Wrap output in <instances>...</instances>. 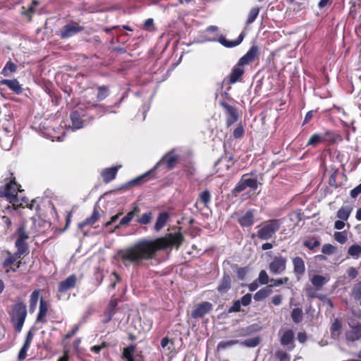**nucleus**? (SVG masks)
I'll use <instances>...</instances> for the list:
<instances>
[{
    "instance_id": "f257e3e1",
    "label": "nucleus",
    "mask_w": 361,
    "mask_h": 361,
    "mask_svg": "<svg viewBox=\"0 0 361 361\" xmlns=\"http://www.w3.org/2000/svg\"><path fill=\"white\" fill-rule=\"evenodd\" d=\"M183 240L180 233L169 234L155 240H141L130 247L118 252V255L123 264H139L142 260L150 259L154 257L155 253L161 250H165L171 246H180Z\"/></svg>"
},
{
    "instance_id": "f03ea898",
    "label": "nucleus",
    "mask_w": 361,
    "mask_h": 361,
    "mask_svg": "<svg viewBox=\"0 0 361 361\" xmlns=\"http://www.w3.org/2000/svg\"><path fill=\"white\" fill-rule=\"evenodd\" d=\"M178 161V156L173 153V152H170L166 154L162 159L156 164V165L149 171L143 173L142 175L137 177L136 178L132 180L129 182L130 185H137L145 183L149 179L150 176L152 175L154 171L159 169L161 166L165 165L168 169H172L176 166Z\"/></svg>"
},
{
    "instance_id": "7ed1b4c3",
    "label": "nucleus",
    "mask_w": 361,
    "mask_h": 361,
    "mask_svg": "<svg viewBox=\"0 0 361 361\" xmlns=\"http://www.w3.org/2000/svg\"><path fill=\"white\" fill-rule=\"evenodd\" d=\"M282 221L281 219H270L264 221L257 231V237L264 240L271 238L279 230Z\"/></svg>"
},
{
    "instance_id": "20e7f679",
    "label": "nucleus",
    "mask_w": 361,
    "mask_h": 361,
    "mask_svg": "<svg viewBox=\"0 0 361 361\" xmlns=\"http://www.w3.org/2000/svg\"><path fill=\"white\" fill-rule=\"evenodd\" d=\"M27 316L26 305L23 302H18L12 307L11 322L15 330L20 332Z\"/></svg>"
},
{
    "instance_id": "39448f33",
    "label": "nucleus",
    "mask_w": 361,
    "mask_h": 361,
    "mask_svg": "<svg viewBox=\"0 0 361 361\" xmlns=\"http://www.w3.org/2000/svg\"><path fill=\"white\" fill-rule=\"evenodd\" d=\"M20 186L15 181V178L11 180L4 187H0V197H6L13 205H18V192H20Z\"/></svg>"
},
{
    "instance_id": "423d86ee",
    "label": "nucleus",
    "mask_w": 361,
    "mask_h": 361,
    "mask_svg": "<svg viewBox=\"0 0 361 361\" xmlns=\"http://www.w3.org/2000/svg\"><path fill=\"white\" fill-rule=\"evenodd\" d=\"M16 235L17 239L16 240V247L18 249V254L22 255L27 250V245L26 240L29 238V235L26 231L25 224H22L16 231Z\"/></svg>"
},
{
    "instance_id": "0eeeda50",
    "label": "nucleus",
    "mask_w": 361,
    "mask_h": 361,
    "mask_svg": "<svg viewBox=\"0 0 361 361\" xmlns=\"http://www.w3.org/2000/svg\"><path fill=\"white\" fill-rule=\"evenodd\" d=\"M83 30V27L78 23L71 21L66 24L60 30V37L61 39H67L75 36Z\"/></svg>"
},
{
    "instance_id": "6e6552de",
    "label": "nucleus",
    "mask_w": 361,
    "mask_h": 361,
    "mask_svg": "<svg viewBox=\"0 0 361 361\" xmlns=\"http://www.w3.org/2000/svg\"><path fill=\"white\" fill-rule=\"evenodd\" d=\"M287 259L282 256H276L269 263V271L274 274H281L286 269Z\"/></svg>"
},
{
    "instance_id": "1a4fd4ad",
    "label": "nucleus",
    "mask_w": 361,
    "mask_h": 361,
    "mask_svg": "<svg viewBox=\"0 0 361 361\" xmlns=\"http://www.w3.org/2000/svg\"><path fill=\"white\" fill-rule=\"evenodd\" d=\"M245 34L244 32H242L237 39L233 41H228L226 39V37L223 35H220L218 39L216 37L209 38L206 41L208 42H219L221 44L224 46L225 47L232 48L239 45L243 40Z\"/></svg>"
},
{
    "instance_id": "9d476101",
    "label": "nucleus",
    "mask_w": 361,
    "mask_h": 361,
    "mask_svg": "<svg viewBox=\"0 0 361 361\" xmlns=\"http://www.w3.org/2000/svg\"><path fill=\"white\" fill-rule=\"evenodd\" d=\"M350 329L345 333V338L348 342H353L361 338V324H355L353 322H348Z\"/></svg>"
},
{
    "instance_id": "9b49d317",
    "label": "nucleus",
    "mask_w": 361,
    "mask_h": 361,
    "mask_svg": "<svg viewBox=\"0 0 361 361\" xmlns=\"http://www.w3.org/2000/svg\"><path fill=\"white\" fill-rule=\"evenodd\" d=\"M258 51L259 49L257 46L252 45L247 51V52L241 58H240L236 64L241 67H243V66L247 65L250 63L254 61L257 55L258 54Z\"/></svg>"
},
{
    "instance_id": "f8f14e48",
    "label": "nucleus",
    "mask_w": 361,
    "mask_h": 361,
    "mask_svg": "<svg viewBox=\"0 0 361 361\" xmlns=\"http://www.w3.org/2000/svg\"><path fill=\"white\" fill-rule=\"evenodd\" d=\"M212 309V305L209 302L199 304L191 312L192 317L199 319L208 314Z\"/></svg>"
},
{
    "instance_id": "ddd939ff",
    "label": "nucleus",
    "mask_w": 361,
    "mask_h": 361,
    "mask_svg": "<svg viewBox=\"0 0 361 361\" xmlns=\"http://www.w3.org/2000/svg\"><path fill=\"white\" fill-rule=\"evenodd\" d=\"M85 114L82 109H75L71 112V120L72 126H70L73 130H78L83 127V120L82 117Z\"/></svg>"
},
{
    "instance_id": "4468645a",
    "label": "nucleus",
    "mask_w": 361,
    "mask_h": 361,
    "mask_svg": "<svg viewBox=\"0 0 361 361\" xmlns=\"http://www.w3.org/2000/svg\"><path fill=\"white\" fill-rule=\"evenodd\" d=\"M123 357L126 361H143L142 356L138 353H135V345H130L123 349Z\"/></svg>"
},
{
    "instance_id": "2eb2a0df",
    "label": "nucleus",
    "mask_w": 361,
    "mask_h": 361,
    "mask_svg": "<svg viewBox=\"0 0 361 361\" xmlns=\"http://www.w3.org/2000/svg\"><path fill=\"white\" fill-rule=\"evenodd\" d=\"M244 73L245 69L243 67H241L238 64L235 65L234 67L232 68L230 74L227 77L228 80V83L234 84L240 81Z\"/></svg>"
},
{
    "instance_id": "dca6fc26",
    "label": "nucleus",
    "mask_w": 361,
    "mask_h": 361,
    "mask_svg": "<svg viewBox=\"0 0 361 361\" xmlns=\"http://www.w3.org/2000/svg\"><path fill=\"white\" fill-rule=\"evenodd\" d=\"M76 282L77 276L75 274L69 276L64 281L60 282L59 286V291L61 293L68 291L75 286Z\"/></svg>"
},
{
    "instance_id": "f3484780",
    "label": "nucleus",
    "mask_w": 361,
    "mask_h": 361,
    "mask_svg": "<svg viewBox=\"0 0 361 361\" xmlns=\"http://www.w3.org/2000/svg\"><path fill=\"white\" fill-rule=\"evenodd\" d=\"M121 166H112L106 168L101 172V176L103 178L104 182L109 183L114 180L117 174V172Z\"/></svg>"
},
{
    "instance_id": "a211bd4d",
    "label": "nucleus",
    "mask_w": 361,
    "mask_h": 361,
    "mask_svg": "<svg viewBox=\"0 0 361 361\" xmlns=\"http://www.w3.org/2000/svg\"><path fill=\"white\" fill-rule=\"evenodd\" d=\"M293 341L294 333L292 330H287L285 332H283L280 339V342L282 345L288 346V350H292L294 348Z\"/></svg>"
},
{
    "instance_id": "6ab92c4d",
    "label": "nucleus",
    "mask_w": 361,
    "mask_h": 361,
    "mask_svg": "<svg viewBox=\"0 0 361 361\" xmlns=\"http://www.w3.org/2000/svg\"><path fill=\"white\" fill-rule=\"evenodd\" d=\"M255 214L252 210H247L238 217V222L243 227L251 226L254 224Z\"/></svg>"
},
{
    "instance_id": "aec40b11",
    "label": "nucleus",
    "mask_w": 361,
    "mask_h": 361,
    "mask_svg": "<svg viewBox=\"0 0 361 361\" xmlns=\"http://www.w3.org/2000/svg\"><path fill=\"white\" fill-rule=\"evenodd\" d=\"M0 84L8 86V88L16 94H19L23 92V88L16 79H2L0 80Z\"/></svg>"
},
{
    "instance_id": "412c9836",
    "label": "nucleus",
    "mask_w": 361,
    "mask_h": 361,
    "mask_svg": "<svg viewBox=\"0 0 361 361\" xmlns=\"http://www.w3.org/2000/svg\"><path fill=\"white\" fill-rule=\"evenodd\" d=\"M342 324L338 319H335L330 327L331 337L338 340L341 334Z\"/></svg>"
},
{
    "instance_id": "4be33fe9",
    "label": "nucleus",
    "mask_w": 361,
    "mask_h": 361,
    "mask_svg": "<svg viewBox=\"0 0 361 361\" xmlns=\"http://www.w3.org/2000/svg\"><path fill=\"white\" fill-rule=\"evenodd\" d=\"M329 280L330 278L328 276H322L317 274L314 275L312 277L311 282L317 290H319L324 285L329 282Z\"/></svg>"
},
{
    "instance_id": "5701e85b",
    "label": "nucleus",
    "mask_w": 361,
    "mask_h": 361,
    "mask_svg": "<svg viewBox=\"0 0 361 361\" xmlns=\"http://www.w3.org/2000/svg\"><path fill=\"white\" fill-rule=\"evenodd\" d=\"M293 271L295 274L302 275L305 271V265L303 259L300 257L293 259Z\"/></svg>"
},
{
    "instance_id": "b1692460",
    "label": "nucleus",
    "mask_w": 361,
    "mask_h": 361,
    "mask_svg": "<svg viewBox=\"0 0 361 361\" xmlns=\"http://www.w3.org/2000/svg\"><path fill=\"white\" fill-rule=\"evenodd\" d=\"M224 106L228 113V116L227 118L226 123H227L228 126H230L233 123H234L235 121H237V120L238 118V114H237L235 109L233 106H231L228 104H224Z\"/></svg>"
},
{
    "instance_id": "393cba45",
    "label": "nucleus",
    "mask_w": 361,
    "mask_h": 361,
    "mask_svg": "<svg viewBox=\"0 0 361 361\" xmlns=\"http://www.w3.org/2000/svg\"><path fill=\"white\" fill-rule=\"evenodd\" d=\"M99 214L97 209L94 207V211L91 216L85 219L82 222L78 224L79 228H82L86 226H90L94 224L99 219Z\"/></svg>"
},
{
    "instance_id": "a878e982",
    "label": "nucleus",
    "mask_w": 361,
    "mask_h": 361,
    "mask_svg": "<svg viewBox=\"0 0 361 361\" xmlns=\"http://www.w3.org/2000/svg\"><path fill=\"white\" fill-rule=\"evenodd\" d=\"M48 310V305L45 300H44L42 298L40 300L39 302V313L37 317V322H44V317L47 315Z\"/></svg>"
},
{
    "instance_id": "bb28decb",
    "label": "nucleus",
    "mask_w": 361,
    "mask_h": 361,
    "mask_svg": "<svg viewBox=\"0 0 361 361\" xmlns=\"http://www.w3.org/2000/svg\"><path fill=\"white\" fill-rule=\"evenodd\" d=\"M353 208L350 206H343L337 212V217L343 221H347L352 212Z\"/></svg>"
},
{
    "instance_id": "cd10ccee",
    "label": "nucleus",
    "mask_w": 361,
    "mask_h": 361,
    "mask_svg": "<svg viewBox=\"0 0 361 361\" xmlns=\"http://www.w3.org/2000/svg\"><path fill=\"white\" fill-rule=\"evenodd\" d=\"M231 279L228 275H224L222 278L217 290L219 292L223 293L228 291L231 288Z\"/></svg>"
},
{
    "instance_id": "c85d7f7f",
    "label": "nucleus",
    "mask_w": 361,
    "mask_h": 361,
    "mask_svg": "<svg viewBox=\"0 0 361 361\" xmlns=\"http://www.w3.org/2000/svg\"><path fill=\"white\" fill-rule=\"evenodd\" d=\"M17 71V66L11 61H7L4 68L2 69L1 74L6 77L11 76L13 73Z\"/></svg>"
},
{
    "instance_id": "c756f323",
    "label": "nucleus",
    "mask_w": 361,
    "mask_h": 361,
    "mask_svg": "<svg viewBox=\"0 0 361 361\" xmlns=\"http://www.w3.org/2000/svg\"><path fill=\"white\" fill-rule=\"evenodd\" d=\"M169 218V215L166 212L160 213L157 219L154 229L157 231H160L166 224Z\"/></svg>"
},
{
    "instance_id": "7c9ffc66",
    "label": "nucleus",
    "mask_w": 361,
    "mask_h": 361,
    "mask_svg": "<svg viewBox=\"0 0 361 361\" xmlns=\"http://www.w3.org/2000/svg\"><path fill=\"white\" fill-rule=\"evenodd\" d=\"M271 293V289L270 288V286H267L258 290L254 295V299L256 301H262L266 298H267Z\"/></svg>"
},
{
    "instance_id": "2f4dec72",
    "label": "nucleus",
    "mask_w": 361,
    "mask_h": 361,
    "mask_svg": "<svg viewBox=\"0 0 361 361\" xmlns=\"http://www.w3.org/2000/svg\"><path fill=\"white\" fill-rule=\"evenodd\" d=\"M348 253L354 259H358L361 255V246L357 244L351 245L348 250Z\"/></svg>"
},
{
    "instance_id": "473e14b6",
    "label": "nucleus",
    "mask_w": 361,
    "mask_h": 361,
    "mask_svg": "<svg viewBox=\"0 0 361 361\" xmlns=\"http://www.w3.org/2000/svg\"><path fill=\"white\" fill-rule=\"evenodd\" d=\"M259 13V8L258 7H254L249 11L247 18L246 20V25L252 24L257 18Z\"/></svg>"
},
{
    "instance_id": "72a5a7b5",
    "label": "nucleus",
    "mask_w": 361,
    "mask_h": 361,
    "mask_svg": "<svg viewBox=\"0 0 361 361\" xmlns=\"http://www.w3.org/2000/svg\"><path fill=\"white\" fill-rule=\"evenodd\" d=\"M302 315L301 308H295L291 312V319L294 323L298 324L302 320Z\"/></svg>"
},
{
    "instance_id": "f704fd0d",
    "label": "nucleus",
    "mask_w": 361,
    "mask_h": 361,
    "mask_svg": "<svg viewBox=\"0 0 361 361\" xmlns=\"http://www.w3.org/2000/svg\"><path fill=\"white\" fill-rule=\"evenodd\" d=\"M324 140H325V138L323 135H321L319 134H314L310 137L307 145L315 147L319 143L324 142Z\"/></svg>"
},
{
    "instance_id": "c9c22d12",
    "label": "nucleus",
    "mask_w": 361,
    "mask_h": 361,
    "mask_svg": "<svg viewBox=\"0 0 361 361\" xmlns=\"http://www.w3.org/2000/svg\"><path fill=\"white\" fill-rule=\"evenodd\" d=\"M334 238L336 241L341 244H344L348 240L347 232L346 231H336L334 234Z\"/></svg>"
},
{
    "instance_id": "e433bc0d",
    "label": "nucleus",
    "mask_w": 361,
    "mask_h": 361,
    "mask_svg": "<svg viewBox=\"0 0 361 361\" xmlns=\"http://www.w3.org/2000/svg\"><path fill=\"white\" fill-rule=\"evenodd\" d=\"M320 243L315 238H309L304 241V245L310 250L319 246Z\"/></svg>"
},
{
    "instance_id": "4c0bfd02",
    "label": "nucleus",
    "mask_w": 361,
    "mask_h": 361,
    "mask_svg": "<svg viewBox=\"0 0 361 361\" xmlns=\"http://www.w3.org/2000/svg\"><path fill=\"white\" fill-rule=\"evenodd\" d=\"M199 197H200V200L201 202L205 207H207L211 201V194L208 190H205L202 191L200 194Z\"/></svg>"
},
{
    "instance_id": "58836bf2",
    "label": "nucleus",
    "mask_w": 361,
    "mask_h": 361,
    "mask_svg": "<svg viewBox=\"0 0 361 361\" xmlns=\"http://www.w3.org/2000/svg\"><path fill=\"white\" fill-rule=\"evenodd\" d=\"M239 343L238 340L222 341L217 345L218 350L226 349Z\"/></svg>"
},
{
    "instance_id": "ea45409f",
    "label": "nucleus",
    "mask_w": 361,
    "mask_h": 361,
    "mask_svg": "<svg viewBox=\"0 0 361 361\" xmlns=\"http://www.w3.org/2000/svg\"><path fill=\"white\" fill-rule=\"evenodd\" d=\"M117 305H118V300L117 299L111 300L105 312L106 314H110L114 315Z\"/></svg>"
},
{
    "instance_id": "a19ab883",
    "label": "nucleus",
    "mask_w": 361,
    "mask_h": 361,
    "mask_svg": "<svg viewBox=\"0 0 361 361\" xmlns=\"http://www.w3.org/2000/svg\"><path fill=\"white\" fill-rule=\"evenodd\" d=\"M337 248L331 244L326 243L322 246V252L325 255H332L336 251Z\"/></svg>"
},
{
    "instance_id": "79ce46f5",
    "label": "nucleus",
    "mask_w": 361,
    "mask_h": 361,
    "mask_svg": "<svg viewBox=\"0 0 361 361\" xmlns=\"http://www.w3.org/2000/svg\"><path fill=\"white\" fill-rule=\"evenodd\" d=\"M21 255H19L18 254V252H16V254L15 255H11L9 256L8 258H6L5 259V261L3 263V267L4 268H6V267H10L11 265H12L13 264H14V262L17 260V259L18 257H20Z\"/></svg>"
},
{
    "instance_id": "37998d69",
    "label": "nucleus",
    "mask_w": 361,
    "mask_h": 361,
    "mask_svg": "<svg viewBox=\"0 0 361 361\" xmlns=\"http://www.w3.org/2000/svg\"><path fill=\"white\" fill-rule=\"evenodd\" d=\"M259 339L257 337H255V338H251L246 339L243 342H242L241 344H243L247 347L253 348V347L257 346L259 344Z\"/></svg>"
},
{
    "instance_id": "c03bdc74",
    "label": "nucleus",
    "mask_w": 361,
    "mask_h": 361,
    "mask_svg": "<svg viewBox=\"0 0 361 361\" xmlns=\"http://www.w3.org/2000/svg\"><path fill=\"white\" fill-rule=\"evenodd\" d=\"M152 219V214L151 212L145 213L142 216L137 219V222L140 224L146 225L149 224Z\"/></svg>"
},
{
    "instance_id": "a18cd8bd",
    "label": "nucleus",
    "mask_w": 361,
    "mask_h": 361,
    "mask_svg": "<svg viewBox=\"0 0 361 361\" xmlns=\"http://www.w3.org/2000/svg\"><path fill=\"white\" fill-rule=\"evenodd\" d=\"M275 357L279 361H290V355L281 350H279L275 353Z\"/></svg>"
},
{
    "instance_id": "49530a36",
    "label": "nucleus",
    "mask_w": 361,
    "mask_h": 361,
    "mask_svg": "<svg viewBox=\"0 0 361 361\" xmlns=\"http://www.w3.org/2000/svg\"><path fill=\"white\" fill-rule=\"evenodd\" d=\"M109 95L108 88L106 86H101L98 88L97 99L103 100Z\"/></svg>"
},
{
    "instance_id": "de8ad7c7",
    "label": "nucleus",
    "mask_w": 361,
    "mask_h": 361,
    "mask_svg": "<svg viewBox=\"0 0 361 361\" xmlns=\"http://www.w3.org/2000/svg\"><path fill=\"white\" fill-rule=\"evenodd\" d=\"M30 345L24 343L21 349L20 350L18 355V360L19 361H22L25 359L27 356V352L28 349L30 348Z\"/></svg>"
},
{
    "instance_id": "09e8293b",
    "label": "nucleus",
    "mask_w": 361,
    "mask_h": 361,
    "mask_svg": "<svg viewBox=\"0 0 361 361\" xmlns=\"http://www.w3.org/2000/svg\"><path fill=\"white\" fill-rule=\"evenodd\" d=\"M110 280H111V284L108 287L109 290H111V289L115 288V287L116 286V283L118 281H120L121 277L116 272H113L111 274V275Z\"/></svg>"
},
{
    "instance_id": "8fccbe9b",
    "label": "nucleus",
    "mask_w": 361,
    "mask_h": 361,
    "mask_svg": "<svg viewBox=\"0 0 361 361\" xmlns=\"http://www.w3.org/2000/svg\"><path fill=\"white\" fill-rule=\"evenodd\" d=\"M270 281L272 283V284H271L269 286L270 288L271 287H273V286H279L282 284H284V283H286L288 281V277H283V278H280V279H271L270 280Z\"/></svg>"
},
{
    "instance_id": "3c124183",
    "label": "nucleus",
    "mask_w": 361,
    "mask_h": 361,
    "mask_svg": "<svg viewBox=\"0 0 361 361\" xmlns=\"http://www.w3.org/2000/svg\"><path fill=\"white\" fill-rule=\"evenodd\" d=\"M258 281L262 285L267 284L269 282V276L266 271L262 270L258 276Z\"/></svg>"
},
{
    "instance_id": "603ef678",
    "label": "nucleus",
    "mask_w": 361,
    "mask_h": 361,
    "mask_svg": "<svg viewBox=\"0 0 361 361\" xmlns=\"http://www.w3.org/2000/svg\"><path fill=\"white\" fill-rule=\"evenodd\" d=\"M245 186L246 188H250L252 190H256L257 188V181L254 178H245Z\"/></svg>"
},
{
    "instance_id": "864d4df0",
    "label": "nucleus",
    "mask_w": 361,
    "mask_h": 361,
    "mask_svg": "<svg viewBox=\"0 0 361 361\" xmlns=\"http://www.w3.org/2000/svg\"><path fill=\"white\" fill-rule=\"evenodd\" d=\"M246 188L245 178H242L233 189V192L238 193L243 191Z\"/></svg>"
},
{
    "instance_id": "5fc2aeb1",
    "label": "nucleus",
    "mask_w": 361,
    "mask_h": 361,
    "mask_svg": "<svg viewBox=\"0 0 361 361\" xmlns=\"http://www.w3.org/2000/svg\"><path fill=\"white\" fill-rule=\"evenodd\" d=\"M161 345L163 348H168L171 350L173 348V343L167 337H164L161 341Z\"/></svg>"
},
{
    "instance_id": "6e6d98bb",
    "label": "nucleus",
    "mask_w": 361,
    "mask_h": 361,
    "mask_svg": "<svg viewBox=\"0 0 361 361\" xmlns=\"http://www.w3.org/2000/svg\"><path fill=\"white\" fill-rule=\"evenodd\" d=\"M39 298H40V290H35L32 293V294L30 295V302L33 303V304H37Z\"/></svg>"
},
{
    "instance_id": "4d7b16f0",
    "label": "nucleus",
    "mask_w": 361,
    "mask_h": 361,
    "mask_svg": "<svg viewBox=\"0 0 361 361\" xmlns=\"http://www.w3.org/2000/svg\"><path fill=\"white\" fill-rule=\"evenodd\" d=\"M353 295L356 299L361 298V283L355 285L353 288Z\"/></svg>"
},
{
    "instance_id": "13d9d810",
    "label": "nucleus",
    "mask_w": 361,
    "mask_h": 361,
    "mask_svg": "<svg viewBox=\"0 0 361 361\" xmlns=\"http://www.w3.org/2000/svg\"><path fill=\"white\" fill-rule=\"evenodd\" d=\"M241 303L240 300H235L233 305L228 309V312H238L240 310Z\"/></svg>"
},
{
    "instance_id": "bf43d9fd",
    "label": "nucleus",
    "mask_w": 361,
    "mask_h": 361,
    "mask_svg": "<svg viewBox=\"0 0 361 361\" xmlns=\"http://www.w3.org/2000/svg\"><path fill=\"white\" fill-rule=\"evenodd\" d=\"M252 300V295L250 293H247L244 296L242 297L241 300H240V303L243 306H247L250 304Z\"/></svg>"
},
{
    "instance_id": "052dcab7",
    "label": "nucleus",
    "mask_w": 361,
    "mask_h": 361,
    "mask_svg": "<svg viewBox=\"0 0 361 361\" xmlns=\"http://www.w3.org/2000/svg\"><path fill=\"white\" fill-rule=\"evenodd\" d=\"M243 133L244 129L243 126H240L233 130V135L235 138H240L243 135Z\"/></svg>"
},
{
    "instance_id": "680f3d73",
    "label": "nucleus",
    "mask_w": 361,
    "mask_h": 361,
    "mask_svg": "<svg viewBox=\"0 0 361 361\" xmlns=\"http://www.w3.org/2000/svg\"><path fill=\"white\" fill-rule=\"evenodd\" d=\"M361 193V183L351 190L350 196L353 198L357 197Z\"/></svg>"
},
{
    "instance_id": "e2e57ef3",
    "label": "nucleus",
    "mask_w": 361,
    "mask_h": 361,
    "mask_svg": "<svg viewBox=\"0 0 361 361\" xmlns=\"http://www.w3.org/2000/svg\"><path fill=\"white\" fill-rule=\"evenodd\" d=\"M140 212V209L137 206L135 207L133 209L129 212L126 216L131 221L135 215H136Z\"/></svg>"
},
{
    "instance_id": "0e129e2a",
    "label": "nucleus",
    "mask_w": 361,
    "mask_h": 361,
    "mask_svg": "<svg viewBox=\"0 0 361 361\" xmlns=\"http://www.w3.org/2000/svg\"><path fill=\"white\" fill-rule=\"evenodd\" d=\"M140 212V209L137 206L135 207L133 209L129 212L126 216L131 221L135 215H136Z\"/></svg>"
},
{
    "instance_id": "69168bd1",
    "label": "nucleus",
    "mask_w": 361,
    "mask_h": 361,
    "mask_svg": "<svg viewBox=\"0 0 361 361\" xmlns=\"http://www.w3.org/2000/svg\"><path fill=\"white\" fill-rule=\"evenodd\" d=\"M106 346V343L105 342L102 343L101 345H94L91 347V351L94 353H99L102 349Z\"/></svg>"
},
{
    "instance_id": "338daca9",
    "label": "nucleus",
    "mask_w": 361,
    "mask_h": 361,
    "mask_svg": "<svg viewBox=\"0 0 361 361\" xmlns=\"http://www.w3.org/2000/svg\"><path fill=\"white\" fill-rule=\"evenodd\" d=\"M348 275L351 279H355L357 276V271L354 267H350L347 271Z\"/></svg>"
},
{
    "instance_id": "774afa93",
    "label": "nucleus",
    "mask_w": 361,
    "mask_h": 361,
    "mask_svg": "<svg viewBox=\"0 0 361 361\" xmlns=\"http://www.w3.org/2000/svg\"><path fill=\"white\" fill-rule=\"evenodd\" d=\"M345 221L341 219L337 220L334 223V228L337 230H342L345 227Z\"/></svg>"
}]
</instances>
